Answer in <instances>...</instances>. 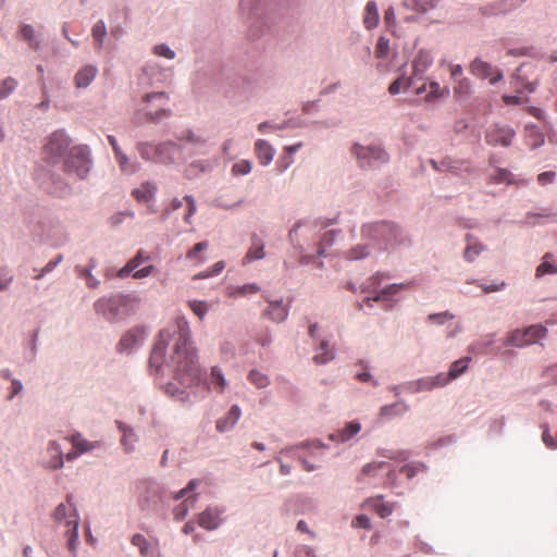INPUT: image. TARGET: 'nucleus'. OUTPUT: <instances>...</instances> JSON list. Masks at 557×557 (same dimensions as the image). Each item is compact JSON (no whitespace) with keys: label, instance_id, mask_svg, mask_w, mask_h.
I'll return each instance as SVG.
<instances>
[{"label":"nucleus","instance_id":"obj_1","mask_svg":"<svg viewBox=\"0 0 557 557\" xmlns=\"http://www.w3.org/2000/svg\"><path fill=\"white\" fill-rule=\"evenodd\" d=\"M190 331L185 318H178L172 327L164 329L159 333L158 339L149 359L150 368L159 372L165 356L166 346L173 341V355L171 367L173 368V380L166 385V393L185 400L189 388L199 383L200 366L195 347L189 342Z\"/></svg>","mask_w":557,"mask_h":557},{"label":"nucleus","instance_id":"obj_2","mask_svg":"<svg viewBox=\"0 0 557 557\" xmlns=\"http://www.w3.org/2000/svg\"><path fill=\"white\" fill-rule=\"evenodd\" d=\"M138 299L129 295L102 297L95 302V310L108 321H117L133 312Z\"/></svg>","mask_w":557,"mask_h":557},{"label":"nucleus","instance_id":"obj_3","mask_svg":"<svg viewBox=\"0 0 557 557\" xmlns=\"http://www.w3.org/2000/svg\"><path fill=\"white\" fill-rule=\"evenodd\" d=\"M143 102L145 103L143 111L148 121L158 122L172 114L171 110L166 108L169 96L163 91L145 95Z\"/></svg>","mask_w":557,"mask_h":557},{"label":"nucleus","instance_id":"obj_4","mask_svg":"<svg viewBox=\"0 0 557 557\" xmlns=\"http://www.w3.org/2000/svg\"><path fill=\"white\" fill-rule=\"evenodd\" d=\"M89 170L90 159L87 150L83 147H73L64 161V171L84 178Z\"/></svg>","mask_w":557,"mask_h":557},{"label":"nucleus","instance_id":"obj_5","mask_svg":"<svg viewBox=\"0 0 557 557\" xmlns=\"http://www.w3.org/2000/svg\"><path fill=\"white\" fill-rule=\"evenodd\" d=\"M362 234L363 236L374 240L393 244L397 240L400 230L392 223L377 222L364 225L362 227Z\"/></svg>","mask_w":557,"mask_h":557},{"label":"nucleus","instance_id":"obj_6","mask_svg":"<svg viewBox=\"0 0 557 557\" xmlns=\"http://www.w3.org/2000/svg\"><path fill=\"white\" fill-rule=\"evenodd\" d=\"M352 153L358 159L360 166H374L387 162V153L377 146L355 145Z\"/></svg>","mask_w":557,"mask_h":557},{"label":"nucleus","instance_id":"obj_7","mask_svg":"<svg viewBox=\"0 0 557 557\" xmlns=\"http://www.w3.org/2000/svg\"><path fill=\"white\" fill-rule=\"evenodd\" d=\"M70 146V140L65 133L58 131L54 132L48 139L44 148L46 159L55 163L65 153Z\"/></svg>","mask_w":557,"mask_h":557},{"label":"nucleus","instance_id":"obj_8","mask_svg":"<svg viewBox=\"0 0 557 557\" xmlns=\"http://www.w3.org/2000/svg\"><path fill=\"white\" fill-rule=\"evenodd\" d=\"M546 329L541 325H532L527 330H517L512 332L508 339V344L522 347L536 343L539 339L545 337Z\"/></svg>","mask_w":557,"mask_h":557},{"label":"nucleus","instance_id":"obj_9","mask_svg":"<svg viewBox=\"0 0 557 557\" xmlns=\"http://www.w3.org/2000/svg\"><path fill=\"white\" fill-rule=\"evenodd\" d=\"M175 149L176 146L170 143L161 144L158 146H153L146 143L138 144V151L140 156L146 160H151L154 162H166L168 158L164 154L170 153Z\"/></svg>","mask_w":557,"mask_h":557},{"label":"nucleus","instance_id":"obj_10","mask_svg":"<svg viewBox=\"0 0 557 557\" xmlns=\"http://www.w3.org/2000/svg\"><path fill=\"white\" fill-rule=\"evenodd\" d=\"M470 360H471L470 357H463L459 360L454 361L449 368L448 373L447 374H438L437 376L432 379V383L429 387L444 386L449 381L457 379L459 375H461L463 372H466Z\"/></svg>","mask_w":557,"mask_h":557},{"label":"nucleus","instance_id":"obj_11","mask_svg":"<svg viewBox=\"0 0 557 557\" xmlns=\"http://www.w3.org/2000/svg\"><path fill=\"white\" fill-rule=\"evenodd\" d=\"M516 133L508 126H494L490 128L485 135V140L491 146H504L508 147Z\"/></svg>","mask_w":557,"mask_h":557},{"label":"nucleus","instance_id":"obj_12","mask_svg":"<svg viewBox=\"0 0 557 557\" xmlns=\"http://www.w3.org/2000/svg\"><path fill=\"white\" fill-rule=\"evenodd\" d=\"M157 185L151 182H144L132 191V196L140 203L147 205L149 213H154L153 200L157 193Z\"/></svg>","mask_w":557,"mask_h":557},{"label":"nucleus","instance_id":"obj_13","mask_svg":"<svg viewBox=\"0 0 557 557\" xmlns=\"http://www.w3.org/2000/svg\"><path fill=\"white\" fill-rule=\"evenodd\" d=\"M224 511L219 508L208 507L201 513L198 515V524L199 527L206 529L207 531H213L219 528L222 523V513Z\"/></svg>","mask_w":557,"mask_h":557},{"label":"nucleus","instance_id":"obj_14","mask_svg":"<svg viewBox=\"0 0 557 557\" xmlns=\"http://www.w3.org/2000/svg\"><path fill=\"white\" fill-rule=\"evenodd\" d=\"M433 63V57L428 50H419L412 61V75L413 79H421L426 70Z\"/></svg>","mask_w":557,"mask_h":557},{"label":"nucleus","instance_id":"obj_15","mask_svg":"<svg viewBox=\"0 0 557 557\" xmlns=\"http://www.w3.org/2000/svg\"><path fill=\"white\" fill-rule=\"evenodd\" d=\"M362 507L374 511L381 518H387L394 511V504L384 502L383 496L367 498Z\"/></svg>","mask_w":557,"mask_h":557},{"label":"nucleus","instance_id":"obj_16","mask_svg":"<svg viewBox=\"0 0 557 557\" xmlns=\"http://www.w3.org/2000/svg\"><path fill=\"white\" fill-rule=\"evenodd\" d=\"M144 338V330L140 327H135L126 332L122 338L120 339L116 348L120 352H125L132 350L138 344L143 342Z\"/></svg>","mask_w":557,"mask_h":557},{"label":"nucleus","instance_id":"obj_17","mask_svg":"<svg viewBox=\"0 0 557 557\" xmlns=\"http://www.w3.org/2000/svg\"><path fill=\"white\" fill-rule=\"evenodd\" d=\"M53 517L59 522H64L65 525L69 528V521L72 519H75L78 522V516L76 512V509L74 508L73 504L71 503V497H67L66 504H60L53 513Z\"/></svg>","mask_w":557,"mask_h":557},{"label":"nucleus","instance_id":"obj_18","mask_svg":"<svg viewBox=\"0 0 557 557\" xmlns=\"http://www.w3.org/2000/svg\"><path fill=\"white\" fill-rule=\"evenodd\" d=\"M66 440L71 442L73 448L76 449L81 455L91 451L92 449L100 446V442H90L84 438L83 435L78 432L66 437Z\"/></svg>","mask_w":557,"mask_h":557},{"label":"nucleus","instance_id":"obj_19","mask_svg":"<svg viewBox=\"0 0 557 557\" xmlns=\"http://www.w3.org/2000/svg\"><path fill=\"white\" fill-rule=\"evenodd\" d=\"M255 153L262 165H268L273 160L274 149L268 141L258 139L255 144Z\"/></svg>","mask_w":557,"mask_h":557},{"label":"nucleus","instance_id":"obj_20","mask_svg":"<svg viewBox=\"0 0 557 557\" xmlns=\"http://www.w3.org/2000/svg\"><path fill=\"white\" fill-rule=\"evenodd\" d=\"M240 408L237 405L232 406L227 416L216 421V430L221 433L231 430L240 418Z\"/></svg>","mask_w":557,"mask_h":557},{"label":"nucleus","instance_id":"obj_21","mask_svg":"<svg viewBox=\"0 0 557 557\" xmlns=\"http://www.w3.org/2000/svg\"><path fill=\"white\" fill-rule=\"evenodd\" d=\"M97 67L94 65H85L75 74L74 82L77 88L87 87L97 75Z\"/></svg>","mask_w":557,"mask_h":557},{"label":"nucleus","instance_id":"obj_22","mask_svg":"<svg viewBox=\"0 0 557 557\" xmlns=\"http://www.w3.org/2000/svg\"><path fill=\"white\" fill-rule=\"evenodd\" d=\"M209 388L214 389L219 394H222L227 385L224 374L219 367H212L210 376L207 381Z\"/></svg>","mask_w":557,"mask_h":557},{"label":"nucleus","instance_id":"obj_23","mask_svg":"<svg viewBox=\"0 0 557 557\" xmlns=\"http://www.w3.org/2000/svg\"><path fill=\"white\" fill-rule=\"evenodd\" d=\"M467 246L463 251V257L467 261L473 262L475 258L485 249L484 245L467 234L466 236Z\"/></svg>","mask_w":557,"mask_h":557},{"label":"nucleus","instance_id":"obj_24","mask_svg":"<svg viewBox=\"0 0 557 557\" xmlns=\"http://www.w3.org/2000/svg\"><path fill=\"white\" fill-rule=\"evenodd\" d=\"M557 273V261L553 255L546 253L542 258V262L539 264L535 271L536 277H542L544 275H553Z\"/></svg>","mask_w":557,"mask_h":557},{"label":"nucleus","instance_id":"obj_25","mask_svg":"<svg viewBox=\"0 0 557 557\" xmlns=\"http://www.w3.org/2000/svg\"><path fill=\"white\" fill-rule=\"evenodd\" d=\"M379 10L374 1H369L364 8L363 24L367 29H373L379 24Z\"/></svg>","mask_w":557,"mask_h":557},{"label":"nucleus","instance_id":"obj_26","mask_svg":"<svg viewBox=\"0 0 557 557\" xmlns=\"http://www.w3.org/2000/svg\"><path fill=\"white\" fill-rule=\"evenodd\" d=\"M48 453L50 459L47 460L46 465L50 469H59L63 466V454L60 445L57 442H50L48 446Z\"/></svg>","mask_w":557,"mask_h":557},{"label":"nucleus","instance_id":"obj_27","mask_svg":"<svg viewBox=\"0 0 557 557\" xmlns=\"http://www.w3.org/2000/svg\"><path fill=\"white\" fill-rule=\"evenodd\" d=\"M265 314L274 322H282L287 318L288 308L282 301L270 302Z\"/></svg>","mask_w":557,"mask_h":557},{"label":"nucleus","instance_id":"obj_28","mask_svg":"<svg viewBox=\"0 0 557 557\" xmlns=\"http://www.w3.org/2000/svg\"><path fill=\"white\" fill-rule=\"evenodd\" d=\"M263 250H264L263 242L258 236L253 235L251 238V246L248 249L244 260L246 262H250L253 260L262 259L264 257Z\"/></svg>","mask_w":557,"mask_h":557},{"label":"nucleus","instance_id":"obj_29","mask_svg":"<svg viewBox=\"0 0 557 557\" xmlns=\"http://www.w3.org/2000/svg\"><path fill=\"white\" fill-rule=\"evenodd\" d=\"M361 430V425L359 422L350 421L346 423V425L339 430L336 434L332 435V438H335L339 442H347L352 436H355Z\"/></svg>","mask_w":557,"mask_h":557},{"label":"nucleus","instance_id":"obj_30","mask_svg":"<svg viewBox=\"0 0 557 557\" xmlns=\"http://www.w3.org/2000/svg\"><path fill=\"white\" fill-rule=\"evenodd\" d=\"M148 259V256L144 253L143 250H139L134 258H132L117 273L120 277H126L131 272L137 269L145 260Z\"/></svg>","mask_w":557,"mask_h":557},{"label":"nucleus","instance_id":"obj_31","mask_svg":"<svg viewBox=\"0 0 557 557\" xmlns=\"http://www.w3.org/2000/svg\"><path fill=\"white\" fill-rule=\"evenodd\" d=\"M334 358L333 350L329 348V345L325 341H322L317 348V352L313 357L315 363L324 364L331 361Z\"/></svg>","mask_w":557,"mask_h":557},{"label":"nucleus","instance_id":"obj_32","mask_svg":"<svg viewBox=\"0 0 557 557\" xmlns=\"http://www.w3.org/2000/svg\"><path fill=\"white\" fill-rule=\"evenodd\" d=\"M414 85V79L413 77H406V76H400L398 77L397 79H395L388 87V91L392 94V95H396L398 94L401 89L403 90H407L411 87H413Z\"/></svg>","mask_w":557,"mask_h":557},{"label":"nucleus","instance_id":"obj_33","mask_svg":"<svg viewBox=\"0 0 557 557\" xmlns=\"http://www.w3.org/2000/svg\"><path fill=\"white\" fill-rule=\"evenodd\" d=\"M448 90L445 88H442L437 82H430L429 84V91L425 96V101L432 102L435 101L446 95H448Z\"/></svg>","mask_w":557,"mask_h":557},{"label":"nucleus","instance_id":"obj_34","mask_svg":"<svg viewBox=\"0 0 557 557\" xmlns=\"http://www.w3.org/2000/svg\"><path fill=\"white\" fill-rule=\"evenodd\" d=\"M490 183L492 184H500V183H507V184H513V175L511 172H509L506 169H497L494 174L490 176Z\"/></svg>","mask_w":557,"mask_h":557},{"label":"nucleus","instance_id":"obj_35","mask_svg":"<svg viewBox=\"0 0 557 557\" xmlns=\"http://www.w3.org/2000/svg\"><path fill=\"white\" fill-rule=\"evenodd\" d=\"M208 242H200L196 244L186 255V258L200 264L205 261V258L200 255L208 248Z\"/></svg>","mask_w":557,"mask_h":557},{"label":"nucleus","instance_id":"obj_36","mask_svg":"<svg viewBox=\"0 0 557 557\" xmlns=\"http://www.w3.org/2000/svg\"><path fill=\"white\" fill-rule=\"evenodd\" d=\"M195 500V497H188L182 504L176 506L173 510L175 520H183L188 513L189 509L194 507Z\"/></svg>","mask_w":557,"mask_h":557},{"label":"nucleus","instance_id":"obj_37","mask_svg":"<svg viewBox=\"0 0 557 557\" xmlns=\"http://www.w3.org/2000/svg\"><path fill=\"white\" fill-rule=\"evenodd\" d=\"M386 466V462L384 461H372V462H369L367 463L360 474L358 475L357 480L359 482H361L363 480L364 476H371V475H375V473L383 469L384 467Z\"/></svg>","mask_w":557,"mask_h":557},{"label":"nucleus","instance_id":"obj_38","mask_svg":"<svg viewBox=\"0 0 557 557\" xmlns=\"http://www.w3.org/2000/svg\"><path fill=\"white\" fill-rule=\"evenodd\" d=\"M120 430L123 433L122 436V445L125 447L127 451H131L134 449V443L136 442L135 434L132 429L123 425L122 423L119 424Z\"/></svg>","mask_w":557,"mask_h":557},{"label":"nucleus","instance_id":"obj_39","mask_svg":"<svg viewBox=\"0 0 557 557\" xmlns=\"http://www.w3.org/2000/svg\"><path fill=\"white\" fill-rule=\"evenodd\" d=\"M470 69H471L472 74H474L479 77H482V78H485L491 74V65L480 59H475L471 63Z\"/></svg>","mask_w":557,"mask_h":557},{"label":"nucleus","instance_id":"obj_40","mask_svg":"<svg viewBox=\"0 0 557 557\" xmlns=\"http://www.w3.org/2000/svg\"><path fill=\"white\" fill-rule=\"evenodd\" d=\"M248 380L258 388L267 387L270 383L269 377L258 370H251L248 374Z\"/></svg>","mask_w":557,"mask_h":557},{"label":"nucleus","instance_id":"obj_41","mask_svg":"<svg viewBox=\"0 0 557 557\" xmlns=\"http://www.w3.org/2000/svg\"><path fill=\"white\" fill-rule=\"evenodd\" d=\"M405 284H391L383 288L374 298V301L385 300L388 297L396 295L400 289L405 288Z\"/></svg>","mask_w":557,"mask_h":557},{"label":"nucleus","instance_id":"obj_42","mask_svg":"<svg viewBox=\"0 0 557 557\" xmlns=\"http://www.w3.org/2000/svg\"><path fill=\"white\" fill-rule=\"evenodd\" d=\"M78 522L75 519L69 521V529L66 535L69 536V547L71 550L75 549L77 537H78Z\"/></svg>","mask_w":557,"mask_h":557},{"label":"nucleus","instance_id":"obj_43","mask_svg":"<svg viewBox=\"0 0 557 557\" xmlns=\"http://www.w3.org/2000/svg\"><path fill=\"white\" fill-rule=\"evenodd\" d=\"M91 33H92V37L96 41V45H97V49H100L101 46H102V41H103V38L107 34V30H106V25L102 21H99L97 22L92 29H91Z\"/></svg>","mask_w":557,"mask_h":557},{"label":"nucleus","instance_id":"obj_44","mask_svg":"<svg viewBox=\"0 0 557 557\" xmlns=\"http://www.w3.org/2000/svg\"><path fill=\"white\" fill-rule=\"evenodd\" d=\"M369 255V248L367 245H356L346 252V258L349 260H359Z\"/></svg>","mask_w":557,"mask_h":557},{"label":"nucleus","instance_id":"obj_45","mask_svg":"<svg viewBox=\"0 0 557 557\" xmlns=\"http://www.w3.org/2000/svg\"><path fill=\"white\" fill-rule=\"evenodd\" d=\"M21 34H22V37L28 42V45L32 48H34V49L38 48V41L35 37V32L30 25H22Z\"/></svg>","mask_w":557,"mask_h":557},{"label":"nucleus","instance_id":"obj_46","mask_svg":"<svg viewBox=\"0 0 557 557\" xmlns=\"http://www.w3.org/2000/svg\"><path fill=\"white\" fill-rule=\"evenodd\" d=\"M190 310L202 320L208 311V306L205 301L200 300H191L188 302Z\"/></svg>","mask_w":557,"mask_h":557},{"label":"nucleus","instance_id":"obj_47","mask_svg":"<svg viewBox=\"0 0 557 557\" xmlns=\"http://www.w3.org/2000/svg\"><path fill=\"white\" fill-rule=\"evenodd\" d=\"M115 159L123 172L131 174L136 171L135 165L128 162V158L122 151L115 153Z\"/></svg>","mask_w":557,"mask_h":557},{"label":"nucleus","instance_id":"obj_48","mask_svg":"<svg viewBox=\"0 0 557 557\" xmlns=\"http://www.w3.org/2000/svg\"><path fill=\"white\" fill-rule=\"evenodd\" d=\"M389 50V41L385 37H380L375 46V57L383 59L387 55Z\"/></svg>","mask_w":557,"mask_h":557},{"label":"nucleus","instance_id":"obj_49","mask_svg":"<svg viewBox=\"0 0 557 557\" xmlns=\"http://www.w3.org/2000/svg\"><path fill=\"white\" fill-rule=\"evenodd\" d=\"M62 255L57 256L53 260L49 261L35 276V280L42 278L47 273L51 272L61 261Z\"/></svg>","mask_w":557,"mask_h":557},{"label":"nucleus","instance_id":"obj_50","mask_svg":"<svg viewBox=\"0 0 557 557\" xmlns=\"http://www.w3.org/2000/svg\"><path fill=\"white\" fill-rule=\"evenodd\" d=\"M470 82L466 78H461L457 82L454 87V92L458 97H465L470 92Z\"/></svg>","mask_w":557,"mask_h":557},{"label":"nucleus","instance_id":"obj_51","mask_svg":"<svg viewBox=\"0 0 557 557\" xmlns=\"http://www.w3.org/2000/svg\"><path fill=\"white\" fill-rule=\"evenodd\" d=\"M251 171V163L248 160H242L232 166L234 175H245Z\"/></svg>","mask_w":557,"mask_h":557},{"label":"nucleus","instance_id":"obj_52","mask_svg":"<svg viewBox=\"0 0 557 557\" xmlns=\"http://www.w3.org/2000/svg\"><path fill=\"white\" fill-rule=\"evenodd\" d=\"M132 544L137 546L140 550V554L146 556L148 554V542L141 534H135L132 537Z\"/></svg>","mask_w":557,"mask_h":557},{"label":"nucleus","instance_id":"obj_53","mask_svg":"<svg viewBox=\"0 0 557 557\" xmlns=\"http://www.w3.org/2000/svg\"><path fill=\"white\" fill-rule=\"evenodd\" d=\"M16 87V82L13 78H7L0 85V99L5 98Z\"/></svg>","mask_w":557,"mask_h":557},{"label":"nucleus","instance_id":"obj_54","mask_svg":"<svg viewBox=\"0 0 557 557\" xmlns=\"http://www.w3.org/2000/svg\"><path fill=\"white\" fill-rule=\"evenodd\" d=\"M351 525L354 528H360V529L370 530L371 529V521H370L368 516H366V515H358L357 517H355L352 519Z\"/></svg>","mask_w":557,"mask_h":557},{"label":"nucleus","instance_id":"obj_55","mask_svg":"<svg viewBox=\"0 0 557 557\" xmlns=\"http://www.w3.org/2000/svg\"><path fill=\"white\" fill-rule=\"evenodd\" d=\"M556 176H557V174L554 171H546V172L540 173L537 175V183L541 186H546L548 184H553L556 180Z\"/></svg>","mask_w":557,"mask_h":557},{"label":"nucleus","instance_id":"obj_56","mask_svg":"<svg viewBox=\"0 0 557 557\" xmlns=\"http://www.w3.org/2000/svg\"><path fill=\"white\" fill-rule=\"evenodd\" d=\"M453 318L454 315L451 313L445 311L441 313H432L428 317V320L436 324H444L446 321L451 320Z\"/></svg>","mask_w":557,"mask_h":557},{"label":"nucleus","instance_id":"obj_57","mask_svg":"<svg viewBox=\"0 0 557 557\" xmlns=\"http://www.w3.org/2000/svg\"><path fill=\"white\" fill-rule=\"evenodd\" d=\"M260 290L257 284H245L236 289V295L246 296L248 294H256Z\"/></svg>","mask_w":557,"mask_h":557},{"label":"nucleus","instance_id":"obj_58","mask_svg":"<svg viewBox=\"0 0 557 557\" xmlns=\"http://www.w3.org/2000/svg\"><path fill=\"white\" fill-rule=\"evenodd\" d=\"M184 199L186 200L187 207H188V210H187L186 215L184 216V220H185V222L189 223L190 218L196 213V201L193 196H185Z\"/></svg>","mask_w":557,"mask_h":557},{"label":"nucleus","instance_id":"obj_59","mask_svg":"<svg viewBox=\"0 0 557 557\" xmlns=\"http://www.w3.org/2000/svg\"><path fill=\"white\" fill-rule=\"evenodd\" d=\"M154 53L166 59H174L175 53L165 45H158L154 47Z\"/></svg>","mask_w":557,"mask_h":557},{"label":"nucleus","instance_id":"obj_60","mask_svg":"<svg viewBox=\"0 0 557 557\" xmlns=\"http://www.w3.org/2000/svg\"><path fill=\"white\" fill-rule=\"evenodd\" d=\"M423 468V465H406L400 469L408 479H412L416 473Z\"/></svg>","mask_w":557,"mask_h":557},{"label":"nucleus","instance_id":"obj_61","mask_svg":"<svg viewBox=\"0 0 557 557\" xmlns=\"http://www.w3.org/2000/svg\"><path fill=\"white\" fill-rule=\"evenodd\" d=\"M403 410H404V408L400 405L395 404V405H392V406H384V407H382L381 414L383 417H388V416L394 414V413H400Z\"/></svg>","mask_w":557,"mask_h":557},{"label":"nucleus","instance_id":"obj_62","mask_svg":"<svg viewBox=\"0 0 557 557\" xmlns=\"http://www.w3.org/2000/svg\"><path fill=\"white\" fill-rule=\"evenodd\" d=\"M295 557H317V556L311 547L302 545L296 549Z\"/></svg>","mask_w":557,"mask_h":557},{"label":"nucleus","instance_id":"obj_63","mask_svg":"<svg viewBox=\"0 0 557 557\" xmlns=\"http://www.w3.org/2000/svg\"><path fill=\"white\" fill-rule=\"evenodd\" d=\"M414 2L417 10L420 12H426L434 7V2L432 0L426 2H423V0H414Z\"/></svg>","mask_w":557,"mask_h":557},{"label":"nucleus","instance_id":"obj_64","mask_svg":"<svg viewBox=\"0 0 557 557\" xmlns=\"http://www.w3.org/2000/svg\"><path fill=\"white\" fill-rule=\"evenodd\" d=\"M152 270H153V267H152V265H148V267H145V268H143V269H140V270H137V271L133 274V276H134L135 278H143V277H147L148 275H150V274H151Z\"/></svg>","mask_w":557,"mask_h":557}]
</instances>
